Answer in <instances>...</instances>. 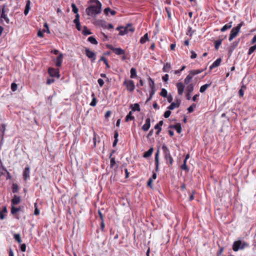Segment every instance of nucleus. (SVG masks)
Here are the masks:
<instances>
[{"instance_id": "nucleus-47", "label": "nucleus", "mask_w": 256, "mask_h": 256, "mask_svg": "<svg viewBox=\"0 0 256 256\" xmlns=\"http://www.w3.org/2000/svg\"><path fill=\"white\" fill-rule=\"evenodd\" d=\"M246 87L244 86H242L241 88L239 90L238 94L240 96L242 97L244 94V92L243 89H246Z\"/></svg>"}, {"instance_id": "nucleus-63", "label": "nucleus", "mask_w": 256, "mask_h": 256, "mask_svg": "<svg viewBox=\"0 0 256 256\" xmlns=\"http://www.w3.org/2000/svg\"><path fill=\"white\" fill-rule=\"evenodd\" d=\"M54 80L53 78L48 79L46 80V84H50L54 82Z\"/></svg>"}, {"instance_id": "nucleus-45", "label": "nucleus", "mask_w": 256, "mask_h": 256, "mask_svg": "<svg viewBox=\"0 0 256 256\" xmlns=\"http://www.w3.org/2000/svg\"><path fill=\"white\" fill-rule=\"evenodd\" d=\"M132 110L134 111L137 110L138 112H140V108L139 104H134V106L132 107Z\"/></svg>"}, {"instance_id": "nucleus-42", "label": "nucleus", "mask_w": 256, "mask_h": 256, "mask_svg": "<svg viewBox=\"0 0 256 256\" xmlns=\"http://www.w3.org/2000/svg\"><path fill=\"white\" fill-rule=\"evenodd\" d=\"M14 238L16 240L18 243L20 244L22 242V241L20 234H14Z\"/></svg>"}, {"instance_id": "nucleus-31", "label": "nucleus", "mask_w": 256, "mask_h": 256, "mask_svg": "<svg viewBox=\"0 0 256 256\" xmlns=\"http://www.w3.org/2000/svg\"><path fill=\"white\" fill-rule=\"evenodd\" d=\"M149 40L148 34H146L142 38H141L140 40V42L142 44L145 43L146 41H148Z\"/></svg>"}, {"instance_id": "nucleus-23", "label": "nucleus", "mask_w": 256, "mask_h": 256, "mask_svg": "<svg viewBox=\"0 0 256 256\" xmlns=\"http://www.w3.org/2000/svg\"><path fill=\"white\" fill-rule=\"evenodd\" d=\"M6 130V125L5 124H2L0 126V134L1 135L2 138H3L4 132Z\"/></svg>"}, {"instance_id": "nucleus-7", "label": "nucleus", "mask_w": 256, "mask_h": 256, "mask_svg": "<svg viewBox=\"0 0 256 256\" xmlns=\"http://www.w3.org/2000/svg\"><path fill=\"white\" fill-rule=\"evenodd\" d=\"M85 54L86 56L92 60V62H94L96 60V54L94 52L90 50L88 48H86Z\"/></svg>"}, {"instance_id": "nucleus-32", "label": "nucleus", "mask_w": 256, "mask_h": 256, "mask_svg": "<svg viewBox=\"0 0 256 256\" xmlns=\"http://www.w3.org/2000/svg\"><path fill=\"white\" fill-rule=\"evenodd\" d=\"M130 78H134L136 76V69L134 68H132L130 69Z\"/></svg>"}, {"instance_id": "nucleus-53", "label": "nucleus", "mask_w": 256, "mask_h": 256, "mask_svg": "<svg viewBox=\"0 0 256 256\" xmlns=\"http://www.w3.org/2000/svg\"><path fill=\"white\" fill-rule=\"evenodd\" d=\"M17 84L15 83H12L11 85V89L13 92H14L17 89Z\"/></svg>"}, {"instance_id": "nucleus-4", "label": "nucleus", "mask_w": 256, "mask_h": 256, "mask_svg": "<svg viewBox=\"0 0 256 256\" xmlns=\"http://www.w3.org/2000/svg\"><path fill=\"white\" fill-rule=\"evenodd\" d=\"M244 25V22H240L236 27L234 28L230 32L228 40L232 41L238 34L240 28Z\"/></svg>"}, {"instance_id": "nucleus-35", "label": "nucleus", "mask_w": 256, "mask_h": 256, "mask_svg": "<svg viewBox=\"0 0 256 256\" xmlns=\"http://www.w3.org/2000/svg\"><path fill=\"white\" fill-rule=\"evenodd\" d=\"M148 80H149V86L150 87V89L155 88V84L154 81L150 77L148 78Z\"/></svg>"}, {"instance_id": "nucleus-37", "label": "nucleus", "mask_w": 256, "mask_h": 256, "mask_svg": "<svg viewBox=\"0 0 256 256\" xmlns=\"http://www.w3.org/2000/svg\"><path fill=\"white\" fill-rule=\"evenodd\" d=\"M170 68V63L167 62L166 64L164 65L163 68V70L164 72H168Z\"/></svg>"}, {"instance_id": "nucleus-49", "label": "nucleus", "mask_w": 256, "mask_h": 256, "mask_svg": "<svg viewBox=\"0 0 256 256\" xmlns=\"http://www.w3.org/2000/svg\"><path fill=\"white\" fill-rule=\"evenodd\" d=\"M170 114H171V112L169 110H166L164 112V116L165 118H168L170 116Z\"/></svg>"}, {"instance_id": "nucleus-24", "label": "nucleus", "mask_w": 256, "mask_h": 256, "mask_svg": "<svg viewBox=\"0 0 256 256\" xmlns=\"http://www.w3.org/2000/svg\"><path fill=\"white\" fill-rule=\"evenodd\" d=\"M212 84V82H210V84H205L203 86H202L200 88V92L202 93H203L208 88L209 86H210Z\"/></svg>"}, {"instance_id": "nucleus-43", "label": "nucleus", "mask_w": 256, "mask_h": 256, "mask_svg": "<svg viewBox=\"0 0 256 256\" xmlns=\"http://www.w3.org/2000/svg\"><path fill=\"white\" fill-rule=\"evenodd\" d=\"M18 190V186L16 184H13L12 186V191L14 193H16Z\"/></svg>"}, {"instance_id": "nucleus-15", "label": "nucleus", "mask_w": 256, "mask_h": 256, "mask_svg": "<svg viewBox=\"0 0 256 256\" xmlns=\"http://www.w3.org/2000/svg\"><path fill=\"white\" fill-rule=\"evenodd\" d=\"M159 154L160 150H158L156 153L155 154L154 160H155V164H156V170L158 171V169L159 166Z\"/></svg>"}, {"instance_id": "nucleus-12", "label": "nucleus", "mask_w": 256, "mask_h": 256, "mask_svg": "<svg viewBox=\"0 0 256 256\" xmlns=\"http://www.w3.org/2000/svg\"><path fill=\"white\" fill-rule=\"evenodd\" d=\"M181 100L180 99L176 100V102H172L170 106H168V108L170 110H172L176 108H178L180 104Z\"/></svg>"}, {"instance_id": "nucleus-11", "label": "nucleus", "mask_w": 256, "mask_h": 256, "mask_svg": "<svg viewBox=\"0 0 256 256\" xmlns=\"http://www.w3.org/2000/svg\"><path fill=\"white\" fill-rule=\"evenodd\" d=\"M0 18H4L7 24H9L10 20L6 14V10H5V6L4 5L2 6V13L0 16Z\"/></svg>"}, {"instance_id": "nucleus-19", "label": "nucleus", "mask_w": 256, "mask_h": 256, "mask_svg": "<svg viewBox=\"0 0 256 256\" xmlns=\"http://www.w3.org/2000/svg\"><path fill=\"white\" fill-rule=\"evenodd\" d=\"M96 24L104 28H107V23L104 20H98L96 22Z\"/></svg>"}, {"instance_id": "nucleus-13", "label": "nucleus", "mask_w": 256, "mask_h": 256, "mask_svg": "<svg viewBox=\"0 0 256 256\" xmlns=\"http://www.w3.org/2000/svg\"><path fill=\"white\" fill-rule=\"evenodd\" d=\"M150 126V119L148 118L146 120V123L142 126V128L144 131H148Z\"/></svg>"}, {"instance_id": "nucleus-9", "label": "nucleus", "mask_w": 256, "mask_h": 256, "mask_svg": "<svg viewBox=\"0 0 256 256\" xmlns=\"http://www.w3.org/2000/svg\"><path fill=\"white\" fill-rule=\"evenodd\" d=\"M48 72L51 76H58V78L60 76L58 74L59 70L58 69L50 68L48 70Z\"/></svg>"}, {"instance_id": "nucleus-27", "label": "nucleus", "mask_w": 256, "mask_h": 256, "mask_svg": "<svg viewBox=\"0 0 256 256\" xmlns=\"http://www.w3.org/2000/svg\"><path fill=\"white\" fill-rule=\"evenodd\" d=\"M224 40V38H219L218 40H216L214 42V47L216 50H218L219 48V47L220 45L222 44V40Z\"/></svg>"}, {"instance_id": "nucleus-54", "label": "nucleus", "mask_w": 256, "mask_h": 256, "mask_svg": "<svg viewBox=\"0 0 256 256\" xmlns=\"http://www.w3.org/2000/svg\"><path fill=\"white\" fill-rule=\"evenodd\" d=\"M110 158V164L111 167H113L114 164H116V161H115V158Z\"/></svg>"}, {"instance_id": "nucleus-1", "label": "nucleus", "mask_w": 256, "mask_h": 256, "mask_svg": "<svg viewBox=\"0 0 256 256\" xmlns=\"http://www.w3.org/2000/svg\"><path fill=\"white\" fill-rule=\"evenodd\" d=\"M95 4L90 5L86 10V14L90 16L94 17L99 14L102 11V4L98 0H94Z\"/></svg>"}, {"instance_id": "nucleus-44", "label": "nucleus", "mask_w": 256, "mask_h": 256, "mask_svg": "<svg viewBox=\"0 0 256 256\" xmlns=\"http://www.w3.org/2000/svg\"><path fill=\"white\" fill-rule=\"evenodd\" d=\"M256 49V44L254 46H252L250 48L248 52V54H249V55L251 54L252 52H254Z\"/></svg>"}, {"instance_id": "nucleus-17", "label": "nucleus", "mask_w": 256, "mask_h": 256, "mask_svg": "<svg viewBox=\"0 0 256 256\" xmlns=\"http://www.w3.org/2000/svg\"><path fill=\"white\" fill-rule=\"evenodd\" d=\"M30 168L28 166L25 168L23 172V178L24 180H26L30 177Z\"/></svg>"}, {"instance_id": "nucleus-18", "label": "nucleus", "mask_w": 256, "mask_h": 256, "mask_svg": "<svg viewBox=\"0 0 256 256\" xmlns=\"http://www.w3.org/2000/svg\"><path fill=\"white\" fill-rule=\"evenodd\" d=\"M20 202V198L16 195H14V198L12 200V205L14 206L18 204Z\"/></svg>"}, {"instance_id": "nucleus-21", "label": "nucleus", "mask_w": 256, "mask_h": 256, "mask_svg": "<svg viewBox=\"0 0 256 256\" xmlns=\"http://www.w3.org/2000/svg\"><path fill=\"white\" fill-rule=\"evenodd\" d=\"M222 62L221 58H218L210 67V69L212 70L214 68L218 67L220 66Z\"/></svg>"}, {"instance_id": "nucleus-46", "label": "nucleus", "mask_w": 256, "mask_h": 256, "mask_svg": "<svg viewBox=\"0 0 256 256\" xmlns=\"http://www.w3.org/2000/svg\"><path fill=\"white\" fill-rule=\"evenodd\" d=\"M72 12L74 14H77L78 10V8H77V7L76 6V4H72Z\"/></svg>"}, {"instance_id": "nucleus-26", "label": "nucleus", "mask_w": 256, "mask_h": 256, "mask_svg": "<svg viewBox=\"0 0 256 256\" xmlns=\"http://www.w3.org/2000/svg\"><path fill=\"white\" fill-rule=\"evenodd\" d=\"M232 22H230L226 24H225L220 30L221 32H224L227 30L228 29H230L232 26Z\"/></svg>"}, {"instance_id": "nucleus-22", "label": "nucleus", "mask_w": 256, "mask_h": 256, "mask_svg": "<svg viewBox=\"0 0 256 256\" xmlns=\"http://www.w3.org/2000/svg\"><path fill=\"white\" fill-rule=\"evenodd\" d=\"M240 39H238V41L234 42L231 44L230 46L228 48L229 52H230V51L232 52L233 50H234L238 46V44L240 42Z\"/></svg>"}, {"instance_id": "nucleus-55", "label": "nucleus", "mask_w": 256, "mask_h": 256, "mask_svg": "<svg viewBox=\"0 0 256 256\" xmlns=\"http://www.w3.org/2000/svg\"><path fill=\"white\" fill-rule=\"evenodd\" d=\"M194 33V31L192 30V28L188 27V30L186 33L187 35H190V36H192Z\"/></svg>"}, {"instance_id": "nucleus-39", "label": "nucleus", "mask_w": 256, "mask_h": 256, "mask_svg": "<svg viewBox=\"0 0 256 256\" xmlns=\"http://www.w3.org/2000/svg\"><path fill=\"white\" fill-rule=\"evenodd\" d=\"M134 119V116H132V112H130L126 116L125 120L126 122H128L129 120H133Z\"/></svg>"}, {"instance_id": "nucleus-57", "label": "nucleus", "mask_w": 256, "mask_h": 256, "mask_svg": "<svg viewBox=\"0 0 256 256\" xmlns=\"http://www.w3.org/2000/svg\"><path fill=\"white\" fill-rule=\"evenodd\" d=\"M166 12H167L168 18L169 19H170L171 18V16H170V8H166Z\"/></svg>"}, {"instance_id": "nucleus-14", "label": "nucleus", "mask_w": 256, "mask_h": 256, "mask_svg": "<svg viewBox=\"0 0 256 256\" xmlns=\"http://www.w3.org/2000/svg\"><path fill=\"white\" fill-rule=\"evenodd\" d=\"M176 86L178 88V94L182 95L184 88V86L182 82H178L176 84Z\"/></svg>"}, {"instance_id": "nucleus-52", "label": "nucleus", "mask_w": 256, "mask_h": 256, "mask_svg": "<svg viewBox=\"0 0 256 256\" xmlns=\"http://www.w3.org/2000/svg\"><path fill=\"white\" fill-rule=\"evenodd\" d=\"M30 0H28L26 2V6L25 7V9L30 10Z\"/></svg>"}, {"instance_id": "nucleus-56", "label": "nucleus", "mask_w": 256, "mask_h": 256, "mask_svg": "<svg viewBox=\"0 0 256 256\" xmlns=\"http://www.w3.org/2000/svg\"><path fill=\"white\" fill-rule=\"evenodd\" d=\"M20 250L24 252L26 250V245L25 244H21L20 247Z\"/></svg>"}, {"instance_id": "nucleus-6", "label": "nucleus", "mask_w": 256, "mask_h": 256, "mask_svg": "<svg viewBox=\"0 0 256 256\" xmlns=\"http://www.w3.org/2000/svg\"><path fill=\"white\" fill-rule=\"evenodd\" d=\"M124 84L126 86L127 90L131 92H132L135 88L134 82L132 80H126L124 82Z\"/></svg>"}, {"instance_id": "nucleus-60", "label": "nucleus", "mask_w": 256, "mask_h": 256, "mask_svg": "<svg viewBox=\"0 0 256 256\" xmlns=\"http://www.w3.org/2000/svg\"><path fill=\"white\" fill-rule=\"evenodd\" d=\"M181 168L182 170H186V171L188 170V166H186V164H182L181 166Z\"/></svg>"}, {"instance_id": "nucleus-16", "label": "nucleus", "mask_w": 256, "mask_h": 256, "mask_svg": "<svg viewBox=\"0 0 256 256\" xmlns=\"http://www.w3.org/2000/svg\"><path fill=\"white\" fill-rule=\"evenodd\" d=\"M168 128H174L176 130L178 133L180 134L182 132V127L180 123H177L174 125H170Z\"/></svg>"}, {"instance_id": "nucleus-2", "label": "nucleus", "mask_w": 256, "mask_h": 256, "mask_svg": "<svg viewBox=\"0 0 256 256\" xmlns=\"http://www.w3.org/2000/svg\"><path fill=\"white\" fill-rule=\"evenodd\" d=\"M249 244L244 241L238 240L235 241L232 245V250L234 252H237L238 250H242L246 248H248Z\"/></svg>"}, {"instance_id": "nucleus-51", "label": "nucleus", "mask_w": 256, "mask_h": 256, "mask_svg": "<svg viewBox=\"0 0 256 256\" xmlns=\"http://www.w3.org/2000/svg\"><path fill=\"white\" fill-rule=\"evenodd\" d=\"M36 205H37L36 203H35L34 204L35 210H34V214L35 215H38L40 214V210L36 206Z\"/></svg>"}, {"instance_id": "nucleus-50", "label": "nucleus", "mask_w": 256, "mask_h": 256, "mask_svg": "<svg viewBox=\"0 0 256 256\" xmlns=\"http://www.w3.org/2000/svg\"><path fill=\"white\" fill-rule=\"evenodd\" d=\"M44 27L46 28V29L43 30L44 32H47L48 33H50V32L48 29V26L47 23H45L44 24Z\"/></svg>"}, {"instance_id": "nucleus-29", "label": "nucleus", "mask_w": 256, "mask_h": 256, "mask_svg": "<svg viewBox=\"0 0 256 256\" xmlns=\"http://www.w3.org/2000/svg\"><path fill=\"white\" fill-rule=\"evenodd\" d=\"M20 208H16L14 206H12L11 208V213L12 214H16L18 212L20 211Z\"/></svg>"}, {"instance_id": "nucleus-3", "label": "nucleus", "mask_w": 256, "mask_h": 256, "mask_svg": "<svg viewBox=\"0 0 256 256\" xmlns=\"http://www.w3.org/2000/svg\"><path fill=\"white\" fill-rule=\"evenodd\" d=\"M162 150H163L164 158L166 160V163L170 166H172L174 162V160L170 155V150L164 144L162 146Z\"/></svg>"}, {"instance_id": "nucleus-8", "label": "nucleus", "mask_w": 256, "mask_h": 256, "mask_svg": "<svg viewBox=\"0 0 256 256\" xmlns=\"http://www.w3.org/2000/svg\"><path fill=\"white\" fill-rule=\"evenodd\" d=\"M108 48L111 50L115 54L117 55H121L124 54V50L120 48H115L112 46H108Z\"/></svg>"}, {"instance_id": "nucleus-59", "label": "nucleus", "mask_w": 256, "mask_h": 256, "mask_svg": "<svg viewBox=\"0 0 256 256\" xmlns=\"http://www.w3.org/2000/svg\"><path fill=\"white\" fill-rule=\"evenodd\" d=\"M168 76H168V74H166L165 75H164V76H162V80H163L164 82H167V81L168 80Z\"/></svg>"}, {"instance_id": "nucleus-58", "label": "nucleus", "mask_w": 256, "mask_h": 256, "mask_svg": "<svg viewBox=\"0 0 256 256\" xmlns=\"http://www.w3.org/2000/svg\"><path fill=\"white\" fill-rule=\"evenodd\" d=\"M166 98H167V100L168 102H172L173 98L172 96L170 94L168 95Z\"/></svg>"}, {"instance_id": "nucleus-36", "label": "nucleus", "mask_w": 256, "mask_h": 256, "mask_svg": "<svg viewBox=\"0 0 256 256\" xmlns=\"http://www.w3.org/2000/svg\"><path fill=\"white\" fill-rule=\"evenodd\" d=\"M92 96L93 97L92 101L91 102L90 105L92 106H96L97 100L96 98L94 96V94L93 93L92 95Z\"/></svg>"}, {"instance_id": "nucleus-48", "label": "nucleus", "mask_w": 256, "mask_h": 256, "mask_svg": "<svg viewBox=\"0 0 256 256\" xmlns=\"http://www.w3.org/2000/svg\"><path fill=\"white\" fill-rule=\"evenodd\" d=\"M164 124L163 120L160 121L158 124H157L154 127V128H159L160 129V126L162 127Z\"/></svg>"}, {"instance_id": "nucleus-20", "label": "nucleus", "mask_w": 256, "mask_h": 256, "mask_svg": "<svg viewBox=\"0 0 256 256\" xmlns=\"http://www.w3.org/2000/svg\"><path fill=\"white\" fill-rule=\"evenodd\" d=\"M63 55L62 54H59V56L56 58V66L59 67L61 66L62 62Z\"/></svg>"}, {"instance_id": "nucleus-64", "label": "nucleus", "mask_w": 256, "mask_h": 256, "mask_svg": "<svg viewBox=\"0 0 256 256\" xmlns=\"http://www.w3.org/2000/svg\"><path fill=\"white\" fill-rule=\"evenodd\" d=\"M152 178H150L148 182V186L151 188H152Z\"/></svg>"}, {"instance_id": "nucleus-30", "label": "nucleus", "mask_w": 256, "mask_h": 256, "mask_svg": "<svg viewBox=\"0 0 256 256\" xmlns=\"http://www.w3.org/2000/svg\"><path fill=\"white\" fill-rule=\"evenodd\" d=\"M192 77L193 76H192V75L190 73H189V74L186 76V77L184 79V84H188L190 80H192Z\"/></svg>"}, {"instance_id": "nucleus-62", "label": "nucleus", "mask_w": 256, "mask_h": 256, "mask_svg": "<svg viewBox=\"0 0 256 256\" xmlns=\"http://www.w3.org/2000/svg\"><path fill=\"white\" fill-rule=\"evenodd\" d=\"M191 53H192V55L190 56L191 58L194 59V58H196L197 55L195 52H194V51H192Z\"/></svg>"}, {"instance_id": "nucleus-25", "label": "nucleus", "mask_w": 256, "mask_h": 256, "mask_svg": "<svg viewBox=\"0 0 256 256\" xmlns=\"http://www.w3.org/2000/svg\"><path fill=\"white\" fill-rule=\"evenodd\" d=\"M194 84H189L186 88V92L188 93H192V92L194 90Z\"/></svg>"}, {"instance_id": "nucleus-5", "label": "nucleus", "mask_w": 256, "mask_h": 256, "mask_svg": "<svg viewBox=\"0 0 256 256\" xmlns=\"http://www.w3.org/2000/svg\"><path fill=\"white\" fill-rule=\"evenodd\" d=\"M134 31V28H132L131 24H128L126 27H124L122 30H120L119 34L120 36H124L125 34L128 33V32H133Z\"/></svg>"}, {"instance_id": "nucleus-28", "label": "nucleus", "mask_w": 256, "mask_h": 256, "mask_svg": "<svg viewBox=\"0 0 256 256\" xmlns=\"http://www.w3.org/2000/svg\"><path fill=\"white\" fill-rule=\"evenodd\" d=\"M154 151V149L152 148H150L148 151H146V152H145L144 154V158H148L149 156H150L152 152Z\"/></svg>"}, {"instance_id": "nucleus-10", "label": "nucleus", "mask_w": 256, "mask_h": 256, "mask_svg": "<svg viewBox=\"0 0 256 256\" xmlns=\"http://www.w3.org/2000/svg\"><path fill=\"white\" fill-rule=\"evenodd\" d=\"M74 23L76 24V29L80 31L82 30L80 24V15L78 14L76 15L75 18L73 21Z\"/></svg>"}, {"instance_id": "nucleus-38", "label": "nucleus", "mask_w": 256, "mask_h": 256, "mask_svg": "<svg viewBox=\"0 0 256 256\" xmlns=\"http://www.w3.org/2000/svg\"><path fill=\"white\" fill-rule=\"evenodd\" d=\"M202 72V70H193L190 72V73L192 75V76H194L196 74H200Z\"/></svg>"}, {"instance_id": "nucleus-61", "label": "nucleus", "mask_w": 256, "mask_h": 256, "mask_svg": "<svg viewBox=\"0 0 256 256\" xmlns=\"http://www.w3.org/2000/svg\"><path fill=\"white\" fill-rule=\"evenodd\" d=\"M98 82L99 84V85L100 86H103L104 84V80L101 79V78H99L98 80Z\"/></svg>"}, {"instance_id": "nucleus-33", "label": "nucleus", "mask_w": 256, "mask_h": 256, "mask_svg": "<svg viewBox=\"0 0 256 256\" xmlns=\"http://www.w3.org/2000/svg\"><path fill=\"white\" fill-rule=\"evenodd\" d=\"M82 34L84 36H87L88 34H90L92 32L90 31L87 28L86 26L84 27V29L82 31Z\"/></svg>"}, {"instance_id": "nucleus-41", "label": "nucleus", "mask_w": 256, "mask_h": 256, "mask_svg": "<svg viewBox=\"0 0 256 256\" xmlns=\"http://www.w3.org/2000/svg\"><path fill=\"white\" fill-rule=\"evenodd\" d=\"M100 62V61H103L104 62V64H105L106 65V68H110V65L108 64L106 58L104 57V56H102L99 60Z\"/></svg>"}, {"instance_id": "nucleus-40", "label": "nucleus", "mask_w": 256, "mask_h": 256, "mask_svg": "<svg viewBox=\"0 0 256 256\" xmlns=\"http://www.w3.org/2000/svg\"><path fill=\"white\" fill-rule=\"evenodd\" d=\"M160 95L164 98H166L168 96L167 90L165 88H162L160 92Z\"/></svg>"}, {"instance_id": "nucleus-34", "label": "nucleus", "mask_w": 256, "mask_h": 256, "mask_svg": "<svg viewBox=\"0 0 256 256\" xmlns=\"http://www.w3.org/2000/svg\"><path fill=\"white\" fill-rule=\"evenodd\" d=\"M88 41L90 42L91 44H98V42L94 36H90L88 39Z\"/></svg>"}]
</instances>
